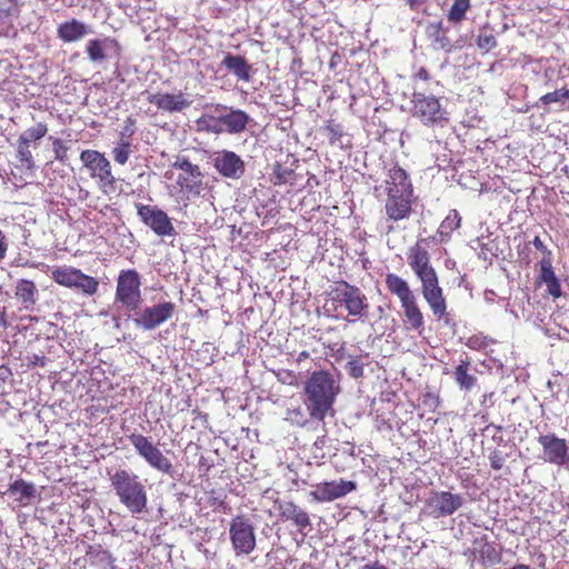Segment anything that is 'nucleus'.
Wrapping results in <instances>:
<instances>
[{
	"mask_svg": "<svg viewBox=\"0 0 569 569\" xmlns=\"http://www.w3.org/2000/svg\"><path fill=\"white\" fill-rule=\"evenodd\" d=\"M138 216L144 224L150 227L152 231L160 237L172 236L174 228L168 214L153 206L136 204Z\"/></svg>",
	"mask_w": 569,
	"mask_h": 569,
	"instance_id": "nucleus-10",
	"label": "nucleus"
},
{
	"mask_svg": "<svg viewBox=\"0 0 569 569\" xmlns=\"http://www.w3.org/2000/svg\"><path fill=\"white\" fill-rule=\"evenodd\" d=\"M386 213L389 219L398 221L409 217L411 212L412 196L387 194Z\"/></svg>",
	"mask_w": 569,
	"mask_h": 569,
	"instance_id": "nucleus-21",
	"label": "nucleus"
},
{
	"mask_svg": "<svg viewBox=\"0 0 569 569\" xmlns=\"http://www.w3.org/2000/svg\"><path fill=\"white\" fill-rule=\"evenodd\" d=\"M417 77H418L419 79L427 80V79H428V72H427V70H426V69H423V68H422V69H420V70L418 71V73H417Z\"/></svg>",
	"mask_w": 569,
	"mask_h": 569,
	"instance_id": "nucleus-49",
	"label": "nucleus"
},
{
	"mask_svg": "<svg viewBox=\"0 0 569 569\" xmlns=\"http://www.w3.org/2000/svg\"><path fill=\"white\" fill-rule=\"evenodd\" d=\"M197 130L202 132H209L220 134L224 132V127L221 122V113L218 116L204 113L196 121Z\"/></svg>",
	"mask_w": 569,
	"mask_h": 569,
	"instance_id": "nucleus-32",
	"label": "nucleus"
},
{
	"mask_svg": "<svg viewBox=\"0 0 569 569\" xmlns=\"http://www.w3.org/2000/svg\"><path fill=\"white\" fill-rule=\"evenodd\" d=\"M176 312V305L166 301L144 308L138 318L134 319L136 326L143 330H153L171 319Z\"/></svg>",
	"mask_w": 569,
	"mask_h": 569,
	"instance_id": "nucleus-11",
	"label": "nucleus"
},
{
	"mask_svg": "<svg viewBox=\"0 0 569 569\" xmlns=\"http://www.w3.org/2000/svg\"><path fill=\"white\" fill-rule=\"evenodd\" d=\"M455 381L457 385L465 390H470L477 381V378L469 373V363L462 361L453 372Z\"/></svg>",
	"mask_w": 569,
	"mask_h": 569,
	"instance_id": "nucleus-33",
	"label": "nucleus"
},
{
	"mask_svg": "<svg viewBox=\"0 0 569 569\" xmlns=\"http://www.w3.org/2000/svg\"><path fill=\"white\" fill-rule=\"evenodd\" d=\"M346 369L352 378L357 379L363 376V363L359 358L351 357L347 362Z\"/></svg>",
	"mask_w": 569,
	"mask_h": 569,
	"instance_id": "nucleus-41",
	"label": "nucleus"
},
{
	"mask_svg": "<svg viewBox=\"0 0 569 569\" xmlns=\"http://www.w3.org/2000/svg\"><path fill=\"white\" fill-rule=\"evenodd\" d=\"M411 7L418 6L422 0H408Z\"/></svg>",
	"mask_w": 569,
	"mask_h": 569,
	"instance_id": "nucleus-51",
	"label": "nucleus"
},
{
	"mask_svg": "<svg viewBox=\"0 0 569 569\" xmlns=\"http://www.w3.org/2000/svg\"><path fill=\"white\" fill-rule=\"evenodd\" d=\"M463 503L460 495L448 491L435 492L427 502L429 513L435 518L447 517L455 513Z\"/></svg>",
	"mask_w": 569,
	"mask_h": 569,
	"instance_id": "nucleus-12",
	"label": "nucleus"
},
{
	"mask_svg": "<svg viewBox=\"0 0 569 569\" xmlns=\"http://www.w3.org/2000/svg\"><path fill=\"white\" fill-rule=\"evenodd\" d=\"M363 569H388L386 566L379 563L378 561L369 562L363 566Z\"/></svg>",
	"mask_w": 569,
	"mask_h": 569,
	"instance_id": "nucleus-46",
	"label": "nucleus"
},
{
	"mask_svg": "<svg viewBox=\"0 0 569 569\" xmlns=\"http://www.w3.org/2000/svg\"><path fill=\"white\" fill-rule=\"evenodd\" d=\"M436 42L439 43V47L442 49L448 44V40L445 37H437Z\"/></svg>",
	"mask_w": 569,
	"mask_h": 569,
	"instance_id": "nucleus-48",
	"label": "nucleus"
},
{
	"mask_svg": "<svg viewBox=\"0 0 569 569\" xmlns=\"http://www.w3.org/2000/svg\"><path fill=\"white\" fill-rule=\"evenodd\" d=\"M6 493L14 497V500L20 505L26 506L32 498H34L36 487L31 482L19 479L9 485Z\"/></svg>",
	"mask_w": 569,
	"mask_h": 569,
	"instance_id": "nucleus-26",
	"label": "nucleus"
},
{
	"mask_svg": "<svg viewBox=\"0 0 569 569\" xmlns=\"http://www.w3.org/2000/svg\"><path fill=\"white\" fill-rule=\"evenodd\" d=\"M386 283L389 291L396 295L399 298L400 302H403L415 297L413 292L409 288L408 282L397 274H388L386 278Z\"/></svg>",
	"mask_w": 569,
	"mask_h": 569,
	"instance_id": "nucleus-29",
	"label": "nucleus"
},
{
	"mask_svg": "<svg viewBox=\"0 0 569 569\" xmlns=\"http://www.w3.org/2000/svg\"><path fill=\"white\" fill-rule=\"evenodd\" d=\"M221 110L228 111L227 113H221V122L226 132L234 134L246 129L249 116L244 111L233 110L221 104L216 106L214 112H220Z\"/></svg>",
	"mask_w": 569,
	"mask_h": 569,
	"instance_id": "nucleus-18",
	"label": "nucleus"
},
{
	"mask_svg": "<svg viewBox=\"0 0 569 569\" xmlns=\"http://www.w3.org/2000/svg\"><path fill=\"white\" fill-rule=\"evenodd\" d=\"M538 442L543 448V459L550 463L562 466L569 461L566 441L553 435L540 436Z\"/></svg>",
	"mask_w": 569,
	"mask_h": 569,
	"instance_id": "nucleus-16",
	"label": "nucleus"
},
{
	"mask_svg": "<svg viewBox=\"0 0 569 569\" xmlns=\"http://www.w3.org/2000/svg\"><path fill=\"white\" fill-rule=\"evenodd\" d=\"M461 218L457 210H451L439 227L441 236H450L451 232L460 227Z\"/></svg>",
	"mask_w": 569,
	"mask_h": 569,
	"instance_id": "nucleus-34",
	"label": "nucleus"
},
{
	"mask_svg": "<svg viewBox=\"0 0 569 569\" xmlns=\"http://www.w3.org/2000/svg\"><path fill=\"white\" fill-rule=\"evenodd\" d=\"M432 29H435V31L438 33L439 32V28L438 27H432Z\"/></svg>",
	"mask_w": 569,
	"mask_h": 569,
	"instance_id": "nucleus-53",
	"label": "nucleus"
},
{
	"mask_svg": "<svg viewBox=\"0 0 569 569\" xmlns=\"http://www.w3.org/2000/svg\"><path fill=\"white\" fill-rule=\"evenodd\" d=\"M355 489L356 485L352 481L340 480L338 482H323L316 486L315 490L311 492V496L317 501H332L346 496Z\"/></svg>",
	"mask_w": 569,
	"mask_h": 569,
	"instance_id": "nucleus-17",
	"label": "nucleus"
},
{
	"mask_svg": "<svg viewBox=\"0 0 569 569\" xmlns=\"http://www.w3.org/2000/svg\"><path fill=\"white\" fill-rule=\"evenodd\" d=\"M217 171L229 179H239L244 172L243 160L233 151L222 150L213 159Z\"/></svg>",
	"mask_w": 569,
	"mask_h": 569,
	"instance_id": "nucleus-14",
	"label": "nucleus"
},
{
	"mask_svg": "<svg viewBox=\"0 0 569 569\" xmlns=\"http://www.w3.org/2000/svg\"><path fill=\"white\" fill-rule=\"evenodd\" d=\"M303 390L309 417L322 421L332 411L340 386L330 372L320 370L311 373L305 382Z\"/></svg>",
	"mask_w": 569,
	"mask_h": 569,
	"instance_id": "nucleus-1",
	"label": "nucleus"
},
{
	"mask_svg": "<svg viewBox=\"0 0 569 569\" xmlns=\"http://www.w3.org/2000/svg\"><path fill=\"white\" fill-rule=\"evenodd\" d=\"M409 259L412 270L421 282L437 277L435 269L430 264L427 250L416 247L411 250Z\"/></svg>",
	"mask_w": 569,
	"mask_h": 569,
	"instance_id": "nucleus-22",
	"label": "nucleus"
},
{
	"mask_svg": "<svg viewBox=\"0 0 569 569\" xmlns=\"http://www.w3.org/2000/svg\"><path fill=\"white\" fill-rule=\"evenodd\" d=\"M330 131L332 132L333 136H337L339 133V131L336 130L335 128H330Z\"/></svg>",
	"mask_w": 569,
	"mask_h": 569,
	"instance_id": "nucleus-52",
	"label": "nucleus"
},
{
	"mask_svg": "<svg viewBox=\"0 0 569 569\" xmlns=\"http://www.w3.org/2000/svg\"><path fill=\"white\" fill-rule=\"evenodd\" d=\"M148 101L159 109L168 112H180L190 107L189 101L183 93L170 94V93H156L150 94Z\"/></svg>",
	"mask_w": 569,
	"mask_h": 569,
	"instance_id": "nucleus-20",
	"label": "nucleus"
},
{
	"mask_svg": "<svg viewBox=\"0 0 569 569\" xmlns=\"http://www.w3.org/2000/svg\"><path fill=\"white\" fill-rule=\"evenodd\" d=\"M173 167L182 172L177 178V183L182 190L199 194V187L201 184V172L198 166L191 163L187 158H177Z\"/></svg>",
	"mask_w": 569,
	"mask_h": 569,
	"instance_id": "nucleus-13",
	"label": "nucleus"
},
{
	"mask_svg": "<svg viewBox=\"0 0 569 569\" xmlns=\"http://www.w3.org/2000/svg\"><path fill=\"white\" fill-rule=\"evenodd\" d=\"M331 300L332 303L336 305V310L338 307L345 308L348 315L352 317L362 316V311L367 308L366 297L358 288L347 282H342L332 290Z\"/></svg>",
	"mask_w": 569,
	"mask_h": 569,
	"instance_id": "nucleus-9",
	"label": "nucleus"
},
{
	"mask_svg": "<svg viewBox=\"0 0 569 569\" xmlns=\"http://www.w3.org/2000/svg\"><path fill=\"white\" fill-rule=\"evenodd\" d=\"M421 291L433 316L441 319L447 312V303L438 277L422 281Z\"/></svg>",
	"mask_w": 569,
	"mask_h": 569,
	"instance_id": "nucleus-15",
	"label": "nucleus"
},
{
	"mask_svg": "<svg viewBox=\"0 0 569 569\" xmlns=\"http://www.w3.org/2000/svg\"><path fill=\"white\" fill-rule=\"evenodd\" d=\"M112 49H119L118 42L110 37L102 39H90L86 46V52L91 62H102L108 58V52Z\"/></svg>",
	"mask_w": 569,
	"mask_h": 569,
	"instance_id": "nucleus-24",
	"label": "nucleus"
},
{
	"mask_svg": "<svg viewBox=\"0 0 569 569\" xmlns=\"http://www.w3.org/2000/svg\"><path fill=\"white\" fill-rule=\"evenodd\" d=\"M540 267V280L546 284L547 292L553 298H559L561 296V288L552 270L551 261L549 259H542Z\"/></svg>",
	"mask_w": 569,
	"mask_h": 569,
	"instance_id": "nucleus-27",
	"label": "nucleus"
},
{
	"mask_svg": "<svg viewBox=\"0 0 569 569\" xmlns=\"http://www.w3.org/2000/svg\"><path fill=\"white\" fill-rule=\"evenodd\" d=\"M286 420L300 427L309 421L307 412L301 407L288 409Z\"/></svg>",
	"mask_w": 569,
	"mask_h": 569,
	"instance_id": "nucleus-39",
	"label": "nucleus"
},
{
	"mask_svg": "<svg viewBox=\"0 0 569 569\" xmlns=\"http://www.w3.org/2000/svg\"><path fill=\"white\" fill-rule=\"evenodd\" d=\"M133 133V130L131 129L130 126H126L124 128V131L122 134H128V136H131Z\"/></svg>",
	"mask_w": 569,
	"mask_h": 569,
	"instance_id": "nucleus-50",
	"label": "nucleus"
},
{
	"mask_svg": "<svg viewBox=\"0 0 569 569\" xmlns=\"http://www.w3.org/2000/svg\"><path fill=\"white\" fill-rule=\"evenodd\" d=\"M89 33L90 27L77 19L60 23L57 29L58 38L66 43L78 42Z\"/></svg>",
	"mask_w": 569,
	"mask_h": 569,
	"instance_id": "nucleus-23",
	"label": "nucleus"
},
{
	"mask_svg": "<svg viewBox=\"0 0 569 569\" xmlns=\"http://www.w3.org/2000/svg\"><path fill=\"white\" fill-rule=\"evenodd\" d=\"M111 486L119 501L132 515L142 513L147 509L148 496L146 486L132 471L119 469L110 476Z\"/></svg>",
	"mask_w": 569,
	"mask_h": 569,
	"instance_id": "nucleus-2",
	"label": "nucleus"
},
{
	"mask_svg": "<svg viewBox=\"0 0 569 569\" xmlns=\"http://www.w3.org/2000/svg\"><path fill=\"white\" fill-rule=\"evenodd\" d=\"M229 535L237 556H247L254 550L256 533L249 519L234 517L230 522Z\"/></svg>",
	"mask_w": 569,
	"mask_h": 569,
	"instance_id": "nucleus-6",
	"label": "nucleus"
},
{
	"mask_svg": "<svg viewBox=\"0 0 569 569\" xmlns=\"http://www.w3.org/2000/svg\"><path fill=\"white\" fill-rule=\"evenodd\" d=\"M532 243H533L536 249H538L540 251H545L546 250V246L543 244L542 240L539 237H535Z\"/></svg>",
	"mask_w": 569,
	"mask_h": 569,
	"instance_id": "nucleus-47",
	"label": "nucleus"
},
{
	"mask_svg": "<svg viewBox=\"0 0 569 569\" xmlns=\"http://www.w3.org/2000/svg\"><path fill=\"white\" fill-rule=\"evenodd\" d=\"M489 460H490L491 468L495 470L501 469L505 463L503 456L501 455V452H499L497 450H495L493 452H491L489 455Z\"/></svg>",
	"mask_w": 569,
	"mask_h": 569,
	"instance_id": "nucleus-43",
	"label": "nucleus"
},
{
	"mask_svg": "<svg viewBox=\"0 0 569 569\" xmlns=\"http://www.w3.org/2000/svg\"><path fill=\"white\" fill-rule=\"evenodd\" d=\"M67 147L63 146L62 141L59 139H56L53 141V152L56 156V159L63 161L67 156Z\"/></svg>",
	"mask_w": 569,
	"mask_h": 569,
	"instance_id": "nucleus-44",
	"label": "nucleus"
},
{
	"mask_svg": "<svg viewBox=\"0 0 569 569\" xmlns=\"http://www.w3.org/2000/svg\"><path fill=\"white\" fill-rule=\"evenodd\" d=\"M131 445L140 457H142L151 468L162 473H171L172 463L149 440V438L132 433L129 436Z\"/></svg>",
	"mask_w": 569,
	"mask_h": 569,
	"instance_id": "nucleus-8",
	"label": "nucleus"
},
{
	"mask_svg": "<svg viewBox=\"0 0 569 569\" xmlns=\"http://www.w3.org/2000/svg\"><path fill=\"white\" fill-rule=\"evenodd\" d=\"M80 160L89 170L90 177L97 179L103 193L116 191V178L111 171V163L103 153L97 150H84L80 154Z\"/></svg>",
	"mask_w": 569,
	"mask_h": 569,
	"instance_id": "nucleus-3",
	"label": "nucleus"
},
{
	"mask_svg": "<svg viewBox=\"0 0 569 569\" xmlns=\"http://www.w3.org/2000/svg\"><path fill=\"white\" fill-rule=\"evenodd\" d=\"M131 153V143L121 140L112 150L113 159L119 164H126Z\"/></svg>",
	"mask_w": 569,
	"mask_h": 569,
	"instance_id": "nucleus-38",
	"label": "nucleus"
},
{
	"mask_svg": "<svg viewBox=\"0 0 569 569\" xmlns=\"http://www.w3.org/2000/svg\"><path fill=\"white\" fill-rule=\"evenodd\" d=\"M566 99H569V90L562 88L543 94L540 98V101L542 104H551L556 102H563Z\"/></svg>",
	"mask_w": 569,
	"mask_h": 569,
	"instance_id": "nucleus-40",
	"label": "nucleus"
},
{
	"mask_svg": "<svg viewBox=\"0 0 569 569\" xmlns=\"http://www.w3.org/2000/svg\"><path fill=\"white\" fill-rule=\"evenodd\" d=\"M279 512L286 520H291L298 529L302 532L307 527L310 526L309 515L298 507L292 501H284L279 503Z\"/></svg>",
	"mask_w": 569,
	"mask_h": 569,
	"instance_id": "nucleus-25",
	"label": "nucleus"
},
{
	"mask_svg": "<svg viewBox=\"0 0 569 569\" xmlns=\"http://www.w3.org/2000/svg\"><path fill=\"white\" fill-rule=\"evenodd\" d=\"M51 278L60 286L67 288H77L86 295H94L98 290V281L84 274L81 270L73 267H59L52 270Z\"/></svg>",
	"mask_w": 569,
	"mask_h": 569,
	"instance_id": "nucleus-7",
	"label": "nucleus"
},
{
	"mask_svg": "<svg viewBox=\"0 0 569 569\" xmlns=\"http://www.w3.org/2000/svg\"><path fill=\"white\" fill-rule=\"evenodd\" d=\"M407 322L413 330H419L423 326V315L417 305L416 296L401 302Z\"/></svg>",
	"mask_w": 569,
	"mask_h": 569,
	"instance_id": "nucleus-30",
	"label": "nucleus"
},
{
	"mask_svg": "<svg viewBox=\"0 0 569 569\" xmlns=\"http://www.w3.org/2000/svg\"><path fill=\"white\" fill-rule=\"evenodd\" d=\"M470 8V0H453V3L448 12V20L451 22H460L466 12Z\"/></svg>",
	"mask_w": 569,
	"mask_h": 569,
	"instance_id": "nucleus-36",
	"label": "nucleus"
},
{
	"mask_svg": "<svg viewBox=\"0 0 569 569\" xmlns=\"http://www.w3.org/2000/svg\"><path fill=\"white\" fill-rule=\"evenodd\" d=\"M412 116L426 126L442 124L447 121L446 111L433 96L415 92L412 96Z\"/></svg>",
	"mask_w": 569,
	"mask_h": 569,
	"instance_id": "nucleus-5",
	"label": "nucleus"
},
{
	"mask_svg": "<svg viewBox=\"0 0 569 569\" xmlns=\"http://www.w3.org/2000/svg\"><path fill=\"white\" fill-rule=\"evenodd\" d=\"M387 194L412 196V186L407 172L398 166L391 168L385 181Z\"/></svg>",
	"mask_w": 569,
	"mask_h": 569,
	"instance_id": "nucleus-19",
	"label": "nucleus"
},
{
	"mask_svg": "<svg viewBox=\"0 0 569 569\" xmlns=\"http://www.w3.org/2000/svg\"><path fill=\"white\" fill-rule=\"evenodd\" d=\"M8 243L4 233L0 230V260L6 258Z\"/></svg>",
	"mask_w": 569,
	"mask_h": 569,
	"instance_id": "nucleus-45",
	"label": "nucleus"
},
{
	"mask_svg": "<svg viewBox=\"0 0 569 569\" xmlns=\"http://www.w3.org/2000/svg\"><path fill=\"white\" fill-rule=\"evenodd\" d=\"M47 131V124L40 122L37 126L29 128L24 132H22L18 140L21 141L23 144L30 146L31 141L43 138Z\"/></svg>",
	"mask_w": 569,
	"mask_h": 569,
	"instance_id": "nucleus-35",
	"label": "nucleus"
},
{
	"mask_svg": "<svg viewBox=\"0 0 569 569\" xmlns=\"http://www.w3.org/2000/svg\"><path fill=\"white\" fill-rule=\"evenodd\" d=\"M477 44L480 49L489 51L496 47V38L491 33H480L477 38Z\"/></svg>",
	"mask_w": 569,
	"mask_h": 569,
	"instance_id": "nucleus-42",
	"label": "nucleus"
},
{
	"mask_svg": "<svg viewBox=\"0 0 569 569\" xmlns=\"http://www.w3.org/2000/svg\"><path fill=\"white\" fill-rule=\"evenodd\" d=\"M17 158L22 167H24L28 170L34 169V160L32 157V153L29 149V144H23L21 141L18 140L17 146Z\"/></svg>",
	"mask_w": 569,
	"mask_h": 569,
	"instance_id": "nucleus-37",
	"label": "nucleus"
},
{
	"mask_svg": "<svg viewBox=\"0 0 569 569\" xmlns=\"http://www.w3.org/2000/svg\"><path fill=\"white\" fill-rule=\"evenodd\" d=\"M140 286V276L136 270L121 271L117 279L116 300L130 311L137 310L141 302Z\"/></svg>",
	"mask_w": 569,
	"mask_h": 569,
	"instance_id": "nucleus-4",
	"label": "nucleus"
},
{
	"mask_svg": "<svg viewBox=\"0 0 569 569\" xmlns=\"http://www.w3.org/2000/svg\"><path fill=\"white\" fill-rule=\"evenodd\" d=\"M222 64L232 72L239 80L249 81L250 66L240 56L227 54Z\"/></svg>",
	"mask_w": 569,
	"mask_h": 569,
	"instance_id": "nucleus-28",
	"label": "nucleus"
},
{
	"mask_svg": "<svg viewBox=\"0 0 569 569\" xmlns=\"http://www.w3.org/2000/svg\"><path fill=\"white\" fill-rule=\"evenodd\" d=\"M37 287L31 280L21 279L16 286V297L29 308L36 303Z\"/></svg>",
	"mask_w": 569,
	"mask_h": 569,
	"instance_id": "nucleus-31",
	"label": "nucleus"
}]
</instances>
